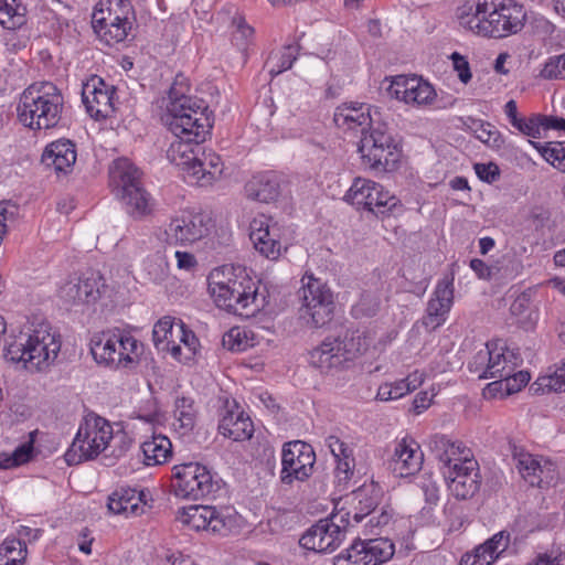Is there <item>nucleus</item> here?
Wrapping results in <instances>:
<instances>
[{"instance_id": "nucleus-6", "label": "nucleus", "mask_w": 565, "mask_h": 565, "mask_svg": "<svg viewBox=\"0 0 565 565\" xmlns=\"http://www.w3.org/2000/svg\"><path fill=\"white\" fill-rule=\"evenodd\" d=\"M369 342L363 332L347 330L337 337H327L319 345L309 351V364L322 374L341 371L359 354L365 352Z\"/></svg>"}, {"instance_id": "nucleus-38", "label": "nucleus", "mask_w": 565, "mask_h": 565, "mask_svg": "<svg viewBox=\"0 0 565 565\" xmlns=\"http://www.w3.org/2000/svg\"><path fill=\"white\" fill-rule=\"evenodd\" d=\"M353 495L356 504L352 518L354 522L360 523L370 514L376 513L375 509L382 500V490L377 484L372 482L371 484H364L356 489Z\"/></svg>"}, {"instance_id": "nucleus-43", "label": "nucleus", "mask_w": 565, "mask_h": 565, "mask_svg": "<svg viewBox=\"0 0 565 565\" xmlns=\"http://www.w3.org/2000/svg\"><path fill=\"white\" fill-rule=\"evenodd\" d=\"M25 7L19 0H0V24L15 30L25 23Z\"/></svg>"}, {"instance_id": "nucleus-9", "label": "nucleus", "mask_w": 565, "mask_h": 565, "mask_svg": "<svg viewBox=\"0 0 565 565\" xmlns=\"http://www.w3.org/2000/svg\"><path fill=\"white\" fill-rule=\"evenodd\" d=\"M358 150L365 168L384 172L398 162V143L385 124H377L362 135Z\"/></svg>"}, {"instance_id": "nucleus-3", "label": "nucleus", "mask_w": 565, "mask_h": 565, "mask_svg": "<svg viewBox=\"0 0 565 565\" xmlns=\"http://www.w3.org/2000/svg\"><path fill=\"white\" fill-rule=\"evenodd\" d=\"M183 81L177 76L170 87L164 122L177 138L204 141L213 126L212 111L205 100L185 94Z\"/></svg>"}, {"instance_id": "nucleus-16", "label": "nucleus", "mask_w": 565, "mask_h": 565, "mask_svg": "<svg viewBox=\"0 0 565 565\" xmlns=\"http://www.w3.org/2000/svg\"><path fill=\"white\" fill-rule=\"evenodd\" d=\"M211 228V218L194 210H183L174 215L164 234L167 242L174 245H188L205 237Z\"/></svg>"}, {"instance_id": "nucleus-7", "label": "nucleus", "mask_w": 565, "mask_h": 565, "mask_svg": "<svg viewBox=\"0 0 565 565\" xmlns=\"http://www.w3.org/2000/svg\"><path fill=\"white\" fill-rule=\"evenodd\" d=\"M119 439L122 446L116 456L124 455L131 445V439L125 434H113V427L105 418L95 416L86 419L77 430V434L65 454L68 465H77L84 460L96 458L105 451L111 440Z\"/></svg>"}, {"instance_id": "nucleus-41", "label": "nucleus", "mask_w": 565, "mask_h": 565, "mask_svg": "<svg viewBox=\"0 0 565 565\" xmlns=\"http://www.w3.org/2000/svg\"><path fill=\"white\" fill-rule=\"evenodd\" d=\"M107 26L105 30L98 31L96 34L107 45H114L125 41L132 29L135 13L129 14L127 19H122V14L118 18L107 19Z\"/></svg>"}, {"instance_id": "nucleus-28", "label": "nucleus", "mask_w": 565, "mask_h": 565, "mask_svg": "<svg viewBox=\"0 0 565 565\" xmlns=\"http://www.w3.org/2000/svg\"><path fill=\"white\" fill-rule=\"evenodd\" d=\"M119 330L103 331L95 333L90 339V353L98 364H105L110 367H120L122 352L120 348Z\"/></svg>"}, {"instance_id": "nucleus-18", "label": "nucleus", "mask_w": 565, "mask_h": 565, "mask_svg": "<svg viewBox=\"0 0 565 565\" xmlns=\"http://www.w3.org/2000/svg\"><path fill=\"white\" fill-rule=\"evenodd\" d=\"M116 88L102 77L93 76L82 89L83 104L89 116L96 120L109 118L115 111L114 96Z\"/></svg>"}, {"instance_id": "nucleus-32", "label": "nucleus", "mask_w": 565, "mask_h": 565, "mask_svg": "<svg viewBox=\"0 0 565 565\" xmlns=\"http://www.w3.org/2000/svg\"><path fill=\"white\" fill-rule=\"evenodd\" d=\"M281 192V180L275 172L254 175L245 185L248 199L269 203L277 200Z\"/></svg>"}, {"instance_id": "nucleus-31", "label": "nucleus", "mask_w": 565, "mask_h": 565, "mask_svg": "<svg viewBox=\"0 0 565 565\" xmlns=\"http://www.w3.org/2000/svg\"><path fill=\"white\" fill-rule=\"evenodd\" d=\"M147 503L145 491L132 488H120L108 498V510L114 514L139 515L143 513Z\"/></svg>"}, {"instance_id": "nucleus-54", "label": "nucleus", "mask_w": 565, "mask_h": 565, "mask_svg": "<svg viewBox=\"0 0 565 565\" xmlns=\"http://www.w3.org/2000/svg\"><path fill=\"white\" fill-rule=\"evenodd\" d=\"M530 380V373L526 371L512 372L509 377L502 379V387H498L495 391L504 390L510 395L521 391Z\"/></svg>"}, {"instance_id": "nucleus-60", "label": "nucleus", "mask_w": 565, "mask_h": 565, "mask_svg": "<svg viewBox=\"0 0 565 565\" xmlns=\"http://www.w3.org/2000/svg\"><path fill=\"white\" fill-rule=\"evenodd\" d=\"M367 518L369 520L365 523L366 532L369 534H377V529L388 524L392 519V513L386 509H382L380 513H372Z\"/></svg>"}, {"instance_id": "nucleus-49", "label": "nucleus", "mask_w": 565, "mask_h": 565, "mask_svg": "<svg viewBox=\"0 0 565 565\" xmlns=\"http://www.w3.org/2000/svg\"><path fill=\"white\" fill-rule=\"evenodd\" d=\"M540 76L548 81H565V52L550 56L540 71Z\"/></svg>"}, {"instance_id": "nucleus-26", "label": "nucleus", "mask_w": 565, "mask_h": 565, "mask_svg": "<svg viewBox=\"0 0 565 565\" xmlns=\"http://www.w3.org/2000/svg\"><path fill=\"white\" fill-rule=\"evenodd\" d=\"M224 163L221 157L212 150H202L201 154L189 168L185 179L199 186L211 185L221 178Z\"/></svg>"}, {"instance_id": "nucleus-27", "label": "nucleus", "mask_w": 565, "mask_h": 565, "mask_svg": "<svg viewBox=\"0 0 565 565\" xmlns=\"http://www.w3.org/2000/svg\"><path fill=\"white\" fill-rule=\"evenodd\" d=\"M429 448L435 457L444 465V471L451 470V466L466 462L473 458L470 448L461 441H452L445 435H434L429 439Z\"/></svg>"}, {"instance_id": "nucleus-15", "label": "nucleus", "mask_w": 565, "mask_h": 565, "mask_svg": "<svg viewBox=\"0 0 565 565\" xmlns=\"http://www.w3.org/2000/svg\"><path fill=\"white\" fill-rule=\"evenodd\" d=\"M395 553L393 542L386 537L356 539L334 557V565H382Z\"/></svg>"}, {"instance_id": "nucleus-42", "label": "nucleus", "mask_w": 565, "mask_h": 565, "mask_svg": "<svg viewBox=\"0 0 565 565\" xmlns=\"http://www.w3.org/2000/svg\"><path fill=\"white\" fill-rule=\"evenodd\" d=\"M300 45L298 43L284 45L279 51L271 52L265 66L274 77L291 68L299 54Z\"/></svg>"}, {"instance_id": "nucleus-59", "label": "nucleus", "mask_w": 565, "mask_h": 565, "mask_svg": "<svg viewBox=\"0 0 565 565\" xmlns=\"http://www.w3.org/2000/svg\"><path fill=\"white\" fill-rule=\"evenodd\" d=\"M475 171H476V174L478 175V178L481 181H484V182H488V183H493L500 177V169L493 162L476 163L475 164Z\"/></svg>"}, {"instance_id": "nucleus-17", "label": "nucleus", "mask_w": 565, "mask_h": 565, "mask_svg": "<svg viewBox=\"0 0 565 565\" xmlns=\"http://www.w3.org/2000/svg\"><path fill=\"white\" fill-rule=\"evenodd\" d=\"M106 290L107 285L100 273L87 270L64 284L60 289V298L68 306L90 305L97 302Z\"/></svg>"}, {"instance_id": "nucleus-20", "label": "nucleus", "mask_w": 565, "mask_h": 565, "mask_svg": "<svg viewBox=\"0 0 565 565\" xmlns=\"http://www.w3.org/2000/svg\"><path fill=\"white\" fill-rule=\"evenodd\" d=\"M344 536L342 529L324 519L312 525L299 540L301 547L316 553H331Z\"/></svg>"}, {"instance_id": "nucleus-61", "label": "nucleus", "mask_w": 565, "mask_h": 565, "mask_svg": "<svg viewBox=\"0 0 565 565\" xmlns=\"http://www.w3.org/2000/svg\"><path fill=\"white\" fill-rule=\"evenodd\" d=\"M327 445L330 448L331 454L335 460L341 458H348L352 456L351 448L337 436H329L327 438Z\"/></svg>"}, {"instance_id": "nucleus-45", "label": "nucleus", "mask_w": 565, "mask_h": 565, "mask_svg": "<svg viewBox=\"0 0 565 565\" xmlns=\"http://www.w3.org/2000/svg\"><path fill=\"white\" fill-rule=\"evenodd\" d=\"M470 129L475 137L492 149H500L504 145L501 132L490 122L478 119H471Z\"/></svg>"}, {"instance_id": "nucleus-36", "label": "nucleus", "mask_w": 565, "mask_h": 565, "mask_svg": "<svg viewBox=\"0 0 565 565\" xmlns=\"http://www.w3.org/2000/svg\"><path fill=\"white\" fill-rule=\"evenodd\" d=\"M218 431L224 437L234 441L247 440L253 436L254 425L244 412L233 413L227 411L218 424Z\"/></svg>"}, {"instance_id": "nucleus-53", "label": "nucleus", "mask_w": 565, "mask_h": 565, "mask_svg": "<svg viewBox=\"0 0 565 565\" xmlns=\"http://www.w3.org/2000/svg\"><path fill=\"white\" fill-rule=\"evenodd\" d=\"M509 543L510 534L502 531L494 534L480 546L483 547L488 554L493 556V559L495 561L508 548Z\"/></svg>"}, {"instance_id": "nucleus-11", "label": "nucleus", "mask_w": 565, "mask_h": 565, "mask_svg": "<svg viewBox=\"0 0 565 565\" xmlns=\"http://www.w3.org/2000/svg\"><path fill=\"white\" fill-rule=\"evenodd\" d=\"M344 201L358 210H365L377 217H386L402 209L401 200L382 184L355 178L344 195Z\"/></svg>"}, {"instance_id": "nucleus-35", "label": "nucleus", "mask_w": 565, "mask_h": 565, "mask_svg": "<svg viewBox=\"0 0 565 565\" xmlns=\"http://www.w3.org/2000/svg\"><path fill=\"white\" fill-rule=\"evenodd\" d=\"M120 14L124 20L129 14H134V8L129 0H99L92 15V26L95 33L106 29L107 19L118 18Z\"/></svg>"}, {"instance_id": "nucleus-40", "label": "nucleus", "mask_w": 565, "mask_h": 565, "mask_svg": "<svg viewBox=\"0 0 565 565\" xmlns=\"http://www.w3.org/2000/svg\"><path fill=\"white\" fill-rule=\"evenodd\" d=\"M140 450L142 452V462L146 466H159L166 463L172 456V444L163 435H153L145 440Z\"/></svg>"}, {"instance_id": "nucleus-55", "label": "nucleus", "mask_w": 565, "mask_h": 565, "mask_svg": "<svg viewBox=\"0 0 565 565\" xmlns=\"http://www.w3.org/2000/svg\"><path fill=\"white\" fill-rule=\"evenodd\" d=\"M539 381L540 385L548 387L550 391L565 392V360L553 374L540 377Z\"/></svg>"}, {"instance_id": "nucleus-14", "label": "nucleus", "mask_w": 565, "mask_h": 565, "mask_svg": "<svg viewBox=\"0 0 565 565\" xmlns=\"http://www.w3.org/2000/svg\"><path fill=\"white\" fill-rule=\"evenodd\" d=\"M315 463L316 454L311 445L302 440L285 443L281 450L280 482L291 486L295 481L308 480L313 473Z\"/></svg>"}, {"instance_id": "nucleus-57", "label": "nucleus", "mask_w": 565, "mask_h": 565, "mask_svg": "<svg viewBox=\"0 0 565 565\" xmlns=\"http://www.w3.org/2000/svg\"><path fill=\"white\" fill-rule=\"evenodd\" d=\"M177 337L175 340L179 341L178 343H183L184 347L188 349L190 354H194L196 347L199 344L198 338L195 337L194 332L186 328V326L180 320L177 323Z\"/></svg>"}, {"instance_id": "nucleus-12", "label": "nucleus", "mask_w": 565, "mask_h": 565, "mask_svg": "<svg viewBox=\"0 0 565 565\" xmlns=\"http://www.w3.org/2000/svg\"><path fill=\"white\" fill-rule=\"evenodd\" d=\"M301 281L302 287L299 292L302 300V318L313 328L327 326L334 316L333 292L326 282L312 275H305Z\"/></svg>"}, {"instance_id": "nucleus-25", "label": "nucleus", "mask_w": 565, "mask_h": 565, "mask_svg": "<svg viewBox=\"0 0 565 565\" xmlns=\"http://www.w3.org/2000/svg\"><path fill=\"white\" fill-rule=\"evenodd\" d=\"M516 468L522 478L532 487L543 488L555 478V465L531 454H520L516 458Z\"/></svg>"}, {"instance_id": "nucleus-13", "label": "nucleus", "mask_w": 565, "mask_h": 565, "mask_svg": "<svg viewBox=\"0 0 565 565\" xmlns=\"http://www.w3.org/2000/svg\"><path fill=\"white\" fill-rule=\"evenodd\" d=\"M178 520L194 531H210L220 535H227L238 526V515L232 508L191 505L179 512Z\"/></svg>"}, {"instance_id": "nucleus-47", "label": "nucleus", "mask_w": 565, "mask_h": 565, "mask_svg": "<svg viewBox=\"0 0 565 565\" xmlns=\"http://www.w3.org/2000/svg\"><path fill=\"white\" fill-rule=\"evenodd\" d=\"M119 340L122 345L118 348V351L124 353L120 367H129L137 362L140 343L132 335L122 331L119 332Z\"/></svg>"}, {"instance_id": "nucleus-52", "label": "nucleus", "mask_w": 565, "mask_h": 565, "mask_svg": "<svg viewBox=\"0 0 565 565\" xmlns=\"http://www.w3.org/2000/svg\"><path fill=\"white\" fill-rule=\"evenodd\" d=\"M32 443H26L19 446L10 456H4L0 460V469H10L25 463L30 460L32 455Z\"/></svg>"}, {"instance_id": "nucleus-48", "label": "nucleus", "mask_w": 565, "mask_h": 565, "mask_svg": "<svg viewBox=\"0 0 565 565\" xmlns=\"http://www.w3.org/2000/svg\"><path fill=\"white\" fill-rule=\"evenodd\" d=\"M223 345L234 352H243L254 345L253 339L248 338V331L241 328L231 329L223 337Z\"/></svg>"}, {"instance_id": "nucleus-4", "label": "nucleus", "mask_w": 565, "mask_h": 565, "mask_svg": "<svg viewBox=\"0 0 565 565\" xmlns=\"http://www.w3.org/2000/svg\"><path fill=\"white\" fill-rule=\"evenodd\" d=\"M61 350L60 335L47 323L25 326L18 333L6 338L3 356L12 363H23L25 369L42 371L50 366Z\"/></svg>"}, {"instance_id": "nucleus-50", "label": "nucleus", "mask_w": 565, "mask_h": 565, "mask_svg": "<svg viewBox=\"0 0 565 565\" xmlns=\"http://www.w3.org/2000/svg\"><path fill=\"white\" fill-rule=\"evenodd\" d=\"M544 115H533L530 118H521L515 121L512 126L518 129L521 134L532 137L541 138V131L545 130V121L543 120Z\"/></svg>"}, {"instance_id": "nucleus-22", "label": "nucleus", "mask_w": 565, "mask_h": 565, "mask_svg": "<svg viewBox=\"0 0 565 565\" xmlns=\"http://www.w3.org/2000/svg\"><path fill=\"white\" fill-rule=\"evenodd\" d=\"M249 238L256 250L266 258L276 260L281 255L282 243L277 223L270 224L264 217L254 218L249 225Z\"/></svg>"}, {"instance_id": "nucleus-58", "label": "nucleus", "mask_w": 565, "mask_h": 565, "mask_svg": "<svg viewBox=\"0 0 565 565\" xmlns=\"http://www.w3.org/2000/svg\"><path fill=\"white\" fill-rule=\"evenodd\" d=\"M493 562V556L479 545L472 552L462 555L460 565H491Z\"/></svg>"}, {"instance_id": "nucleus-34", "label": "nucleus", "mask_w": 565, "mask_h": 565, "mask_svg": "<svg viewBox=\"0 0 565 565\" xmlns=\"http://www.w3.org/2000/svg\"><path fill=\"white\" fill-rule=\"evenodd\" d=\"M177 323L178 322H174V320L169 316L158 320L153 326L152 340L159 352H168L175 360L181 361L182 349L175 340Z\"/></svg>"}, {"instance_id": "nucleus-29", "label": "nucleus", "mask_w": 565, "mask_h": 565, "mask_svg": "<svg viewBox=\"0 0 565 565\" xmlns=\"http://www.w3.org/2000/svg\"><path fill=\"white\" fill-rule=\"evenodd\" d=\"M333 121L338 128L345 130H354L362 128V135L374 126L371 114V106L359 103H343L338 106L333 114Z\"/></svg>"}, {"instance_id": "nucleus-2", "label": "nucleus", "mask_w": 565, "mask_h": 565, "mask_svg": "<svg viewBox=\"0 0 565 565\" xmlns=\"http://www.w3.org/2000/svg\"><path fill=\"white\" fill-rule=\"evenodd\" d=\"M526 18L523 4L515 0H478L461 9L459 24L475 34L501 39L519 32Z\"/></svg>"}, {"instance_id": "nucleus-33", "label": "nucleus", "mask_w": 565, "mask_h": 565, "mask_svg": "<svg viewBox=\"0 0 565 565\" xmlns=\"http://www.w3.org/2000/svg\"><path fill=\"white\" fill-rule=\"evenodd\" d=\"M76 157L75 145L71 140L61 139L46 146L42 162L46 167H54L57 173H67L74 166Z\"/></svg>"}, {"instance_id": "nucleus-62", "label": "nucleus", "mask_w": 565, "mask_h": 565, "mask_svg": "<svg viewBox=\"0 0 565 565\" xmlns=\"http://www.w3.org/2000/svg\"><path fill=\"white\" fill-rule=\"evenodd\" d=\"M451 58L454 67L458 72L459 79L467 84L471 79V72L468 61L457 52L452 53Z\"/></svg>"}, {"instance_id": "nucleus-51", "label": "nucleus", "mask_w": 565, "mask_h": 565, "mask_svg": "<svg viewBox=\"0 0 565 565\" xmlns=\"http://www.w3.org/2000/svg\"><path fill=\"white\" fill-rule=\"evenodd\" d=\"M531 143L542 152L543 157L551 162L553 167L565 173V143L558 142L553 147H539L536 142Z\"/></svg>"}, {"instance_id": "nucleus-19", "label": "nucleus", "mask_w": 565, "mask_h": 565, "mask_svg": "<svg viewBox=\"0 0 565 565\" xmlns=\"http://www.w3.org/2000/svg\"><path fill=\"white\" fill-rule=\"evenodd\" d=\"M444 476L449 481L448 487L457 499L472 498L479 491L481 480L479 465L475 458L451 466V470L444 471Z\"/></svg>"}, {"instance_id": "nucleus-37", "label": "nucleus", "mask_w": 565, "mask_h": 565, "mask_svg": "<svg viewBox=\"0 0 565 565\" xmlns=\"http://www.w3.org/2000/svg\"><path fill=\"white\" fill-rule=\"evenodd\" d=\"M199 409L195 405V401L190 396H178L174 401V429L181 436H189L193 433L196 420H198Z\"/></svg>"}, {"instance_id": "nucleus-39", "label": "nucleus", "mask_w": 565, "mask_h": 565, "mask_svg": "<svg viewBox=\"0 0 565 565\" xmlns=\"http://www.w3.org/2000/svg\"><path fill=\"white\" fill-rule=\"evenodd\" d=\"M179 140L173 141L168 151V159L179 167L184 172V178L188 174V168L196 161L201 154L200 143L202 141L186 140L178 138Z\"/></svg>"}, {"instance_id": "nucleus-56", "label": "nucleus", "mask_w": 565, "mask_h": 565, "mask_svg": "<svg viewBox=\"0 0 565 565\" xmlns=\"http://www.w3.org/2000/svg\"><path fill=\"white\" fill-rule=\"evenodd\" d=\"M335 461V478L338 486L345 487L353 476L354 458L351 456L348 458L338 459Z\"/></svg>"}, {"instance_id": "nucleus-64", "label": "nucleus", "mask_w": 565, "mask_h": 565, "mask_svg": "<svg viewBox=\"0 0 565 565\" xmlns=\"http://www.w3.org/2000/svg\"><path fill=\"white\" fill-rule=\"evenodd\" d=\"M527 565H565V557L555 556L552 557L547 554H540L534 562Z\"/></svg>"}, {"instance_id": "nucleus-21", "label": "nucleus", "mask_w": 565, "mask_h": 565, "mask_svg": "<svg viewBox=\"0 0 565 565\" xmlns=\"http://www.w3.org/2000/svg\"><path fill=\"white\" fill-rule=\"evenodd\" d=\"M454 303V278L440 279L426 307L423 324L431 330L437 329L447 320V316Z\"/></svg>"}, {"instance_id": "nucleus-44", "label": "nucleus", "mask_w": 565, "mask_h": 565, "mask_svg": "<svg viewBox=\"0 0 565 565\" xmlns=\"http://www.w3.org/2000/svg\"><path fill=\"white\" fill-rule=\"evenodd\" d=\"M26 543L20 539H7L0 545V565H23L26 558Z\"/></svg>"}, {"instance_id": "nucleus-24", "label": "nucleus", "mask_w": 565, "mask_h": 565, "mask_svg": "<svg viewBox=\"0 0 565 565\" xmlns=\"http://www.w3.org/2000/svg\"><path fill=\"white\" fill-rule=\"evenodd\" d=\"M423 458L419 445L413 439L403 438L395 446L390 468L399 478L409 477L422 469Z\"/></svg>"}, {"instance_id": "nucleus-63", "label": "nucleus", "mask_w": 565, "mask_h": 565, "mask_svg": "<svg viewBox=\"0 0 565 565\" xmlns=\"http://www.w3.org/2000/svg\"><path fill=\"white\" fill-rule=\"evenodd\" d=\"M492 351V344L487 343L484 350H480L475 356L472 362L470 363V370L475 372L483 371L489 363Z\"/></svg>"}, {"instance_id": "nucleus-10", "label": "nucleus", "mask_w": 565, "mask_h": 565, "mask_svg": "<svg viewBox=\"0 0 565 565\" xmlns=\"http://www.w3.org/2000/svg\"><path fill=\"white\" fill-rule=\"evenodd\" d=\"M218 490V480L200 462H184L172 468L171 491L178 498L196 501L211 498Z\"/></svg>"}, {"instance_id": "nucleus-8", "label": "nucleus", "mask_w": 565, "mask_h": 565, "mask_svg": "<svg viewBox=\"0 0 565 565\" xmlns=\"http://www.w3.org/2000/svg\"><path fill=\"white\" fill-rule=\"evenodd\" d=\"M139 169L127 158L113 161L109 167V182L126 212L135 220H141L153 211L151 195L143 189Z\"/></svg>"}, {"instance_id": "nucleus-5", "label": "nucleus", "mask_w": 565, "mask_h": 565, "mask_svg": "<svg viewBox=\"0 0 565 565\" xmlns=\"http://www.w3.org/2000/svg\"><path fill=\"white\" fill-rule=\"evenodd\" d=\"M64 98L51 82H38L23 90L17 107L20 122L30 129H50L61 120Z\"/></svg>"}, {"instance_id": "nucleus-23", "label": "nucleus", "mask_w": 565, "mask_h": 565, "mask_svg": "<svg viewBox=\"0 0 565 565\" xmlns=\"http://www.w3.org/2000/svg\"><path fill=\"white\" fill-rule=\"evenodd\" d=\"M390 92L406 104L426 105L436 96L434 87L417 76H396L390 86Z\"/></svg>"}, {"instance_id": "nucleus-30", "label": "nucleus", "mask_w": 565, "mask_h": 565, "mask_svg": "<svg viewBox=\"0 0 565 565\" xmlns=\"http://www.w3.org/2000/svg\"><path fill=\"white\" fill-rule=\"evenodd\" d=\"M513 359H515L513 352L508 349L492 347L489 363L479 374L480 379H498L488 385L489 391L502 387V379L509 377L514 372L516 363Z\"/></svg>"}, {"instance_id": "nucleus-46", "label": "nucleus", "mask_w": 565, "mask_h": 565, "mask_svg": "<svg viewBox=\"0 0 565 565\" xmlns=\"http://www.w3.org/2000/svg\"><path fill=\"white\" fill-rule=\"evenodd\" d=\"M232 28V42L242 52L247 50V46L253 38L254 29L246 23L245 18L236 12L231 22Z\"/></svg>"}, {"instance_id": "nucleus-1", "label": "nucleus", "mask_w": 565, "mask_h": 565, "mask_svg": "<svg viewBox=\"0 0 565 565\" xmlns=\"http://www.w3.org/2000/svg\"><path fill=\"white\" fill-rule=\"evenodd\" d=\"M209 291L218 308L248 319L255 317L267 305L265 292L245 268L223 265L214 268L209 277Z\"/></svg>"}]
</instances>
